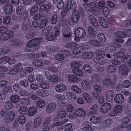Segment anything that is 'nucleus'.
Returning a JSON list of instances; mask_svg holds the SVG:
<instances>
[{"label": "nucleus", "mask_w": 131, "mask_h": 131, "mask_svg": "<svg viewBox=\"0 0 131 131\" xmlns=\"http://www.w3.org/2000/svg\"><path fill=\"white\" fill-rule=\"evenodd\" d=\"M97 105L96 104H94L92 105L91 108V111L90 113L92 114H94L98 110Z\"/></svg>", "instance_id": "55"}, {"label": "nucleus", "mask_w": 131, "mask_h": 131, "mask_svg": "<svg viewBox=\"0 0 131 131\" xmlns=\"http://www.w3.org/2000/svg\"><path fill=\"white\" fill-rule=\"evenodd\" d=\"M116 70L115 67L112 65L109 66L107 68V70L109 73H112L114 72Z\"/></svg>", "instance_id": "62"}, {"label": "nucleus", "mask_w": 131, "mask_h": 131, "mask_svg": "<svg viewBox=\"0 0 131 131\" xmlns=\"http://www.w3.org/2000/svg\"><path fill=\"white\" fill-rule=\"evenodd\" d=\"M39 7L38 6L35 5L32 7L30 11V14L31 15H33L38 11Z\"/></svg>", "instance_id": "45"}, {"label": "nucleus", "mask_w": 131, "mask_h": 131, "mask_svg": "<svg viewBox=\"0 0 131 131\" xmlns=\"http://www.w3.org/2000/svg\"><path fill=\"white\" fill-rule=\"evenodd\" d=\"M80 63L79 61H77L76 62L73 61L72 62L71 64V66L72 67L75 68L80 67Z\"/></svg>", "instance_id": "60"}, {"label": "nucleus", "mask_w": 131, "mask_h": 131, "mask_svg": "<svg viewBox=\"0 0 131 131\" xmlns=\"http://www.w3.org/2000/svg\"><path fill=\"white\" fill-rule=\"evenodd\" d=\"M32 64L34 65L39 67L41 66L43 64L42 61L38 60H36L33 61Z\"/></svg>", "instance_id": "58"}, {"label": "nucleus", "mask_w": 131, "mask_h": 131, "mask_svg": "<svg viewBox=\"0 0 131 131\" xmlns=\"http://www.w3.org/2000/svg\"><path fill=\"white\" fill-rule=\"evenodd\" d=\"M98 39L101 42H104L106 40V37L105 35L102 33L99 34L97 36Z\"/></svg>", "instance_id": "49"}, {"label": "nucleus", "mask_w": 131, "mask_h": 131, "mask_svg": "<svg viewBox=\"0 0 131 131\" xmlns=\"http://www.w3.org/2000/svg\"><path fill=\"white\" fill-rule=\"evenodd\" d=\"M56 105L54 102H51L48 104L46 107V111L48 113H50L54 111L56 108Z\"/></svg>", "instance_id": "6"}, {"label": "nucleus", "mask_w": 131, "mask_h": 131, "mask_svg": "<svg viewBox=\"0 0 131 131\" xmlns=\"http://www.w3.org/2000/svg\"><path fill=\"white\" fill-rule=\"evenodd\" d=\"M63 35L64 37V39L66 40V41H69L71 39V34L70 30H64L63 32Z\"/></svg>", "instance_id": "17"}, {"label": "nucleus", "mask_w": 131, "mask_h": 131, "mask_svg": "<svg viewBox=\"0 0 131 131\" xmlns=\"http://www.w3.org/2000/svg\"><path fill=\"white\" fill-rule=\"evenodd\" d=\"M36 105L38 107L41 108L45 106V102L43 99H40L37 101Z\"/></svg>", "instance_id": "32"}, {"label": "nucleus", "mask_w": 131, "mask_h": 131, "mask_svg": "<svg viewBox=\"0 0 131 131\" xmlns=\"http://www.w3.org/2000/svg\"><path fill=\"white\" fill-rule=\"evenodd\" d=\"M37 93L39 96L41 97L46 96L49 95V93L46 91L42 89L38 90L37 91Z\"/></svg>", "instance_id": "24"}, {"label": "nucleus", "mask_w": 131, "mask_h": 131, "mask_svg": "<svg viewBox=\"0 0 131 131\" xmlns=\"http://www.w3.org/2000/svg\"><path fill=\"white\" fill-rule=\"evenodd\" d=\"M73 73L79 76H82L83 75V73L82 69L78 68H75L72 70Z\"/></svg>", "instance_id": "28"}, {"label": "nucleus", "mask_w": 131, "mask_h": 131, "mask_svg": "<svg viewBox=\"0 0 131 131\" xmlns=\"http://www.w3.org/2000/svg\"><path fill=\"white\" fill-rule=\"evenodd\" d=\"M88 18L94 27H97L98 26L97 20L94 16L90 14L88 15Z\"/></svg>", "instance_id": "10"}, {"label": "nucleus", "mask_w": 131, "mask_h": 131, "mask_svg": "<svg viewBox=\"0 0 131 131\" xmlns=\"http://www.w3.org/2000/svg\"><path fill=\"white\" fill-rule=\"evenodd\" d=\"M49 10V7L48 5H45L44 4L42 5L40 7L39 11L40 12H45L47 13Z\"/></svg>", "instance_id": "34"}, {"label": "nucleus", "mask_w": 131, "mask_h": 131, "mask_svg": "<svg viewBox=\"0 0 131 131\" xmlns=\"http://www.w3.org/2000/svg\"><path fill=\"white\" fill-rule=\"evenodd\" d=\"M93 81L95 82L98 83L101 80V77L98 74H95L92 77Z\"/></svg>", "instance_id": "53"}, {"label": "nucleus", "mask_w": 131, "mask_h": 131, "mask_svg": "<svg viewBox=\"0 0 131 131\" xmlns=\"http://www.w3.org/2000/svg\"><path fill=\"white\" fill-rule=\"evenodd\" d=\"M57 115L60 118H63L66 116V111L63 109L60 110L57 113Z\"/></svg>", "instance_id": "35"}, {"label": "nucleus", "mask_w": 131, "mask_h": 131, "mask_svg": "<svg viewBox=\"0 0 131 131\" xmlns=\"http://www.w3.org/2000/svg\"><path fill=\"white\" fill-rule=\"evenodd\" d=\"M30 41L37 51L39 48V46L42 42V38L40 37L33 39Z\"/></svg>", "instance_id": "5"}, {"label": "nucleus", "mask_w": 131, "mask_h": 131, "mask_svg": "<svg viewBox=\"0 0 131 131\" xmlns=\"http://www.w3.org/2000/svg\"><path fill=\"white\" fill-rule=\"evenodd\" d=\"M122 107L120 105H117L114 107V110L112 112L111 114H113L111 116H114L120 113L122 110Z\"/></svg>", "instance_id": "22"}, {"label": "nucleus", "mask_w": 131, "mask_h": 131, "mask_svg": "<svg viewBox=\"0 0 131 131\" xmlns=\"http://www.w3.org/2000/svg\"><path fill=\"white\" fill-rule=\"evenodd\" d=\"M19 84L22 87H27L29 86V83L27 80H21L19 82Z\"/></svg>", "instance_id": "43"}, {"label": "nucleus", "mask_w": 131, "mask_h": 131, "mask_svg": "<svg viewBox=\"0 0 131 131\" xmlns=\"http://www.w3.org/2000/svg\"><path fill=\"white\" fill-rule=\"evenodd\" d=\"M20 99L19 96L16 95H12L10 98V99L11 101L15 103L18 102L19 100Z\"/></svg>", "instance_id": "39"}, {"label": "nucleus", "mask_w": 131, "mask_h": 131, "mask_svg": "<svg viewBox=\"0 0 131 131\" xmlns=\"http://www.w3.org/2000/svg\"><path fill=\"white\" fill-rule=\"evenodd\" d=\"M100 119L96 116H93L90 118V121L92 123H96L100 122Z\"/></svg>", "instance_id": "57"}, {"label": "nucleus", "mask_w": 131, "mask_h": 131, "mask_svg": "<svg viewBox=\"0 0 131 131\" xmlns=\"http://www.w3.org/2000/svg\"><path fill=\"white\" fill-rule=\"evenodd\" d=\"M113 122L112 120L109 119L105 120L103 123V126L106 127L109 126Z\"/></svg>", "instance_id": "50"}, {"label": "nucleus", "mask_w": 131, "mask_h": 131, "mask_svg": "<svg viewBox=\"0 0 131 131\" xmlns=\"http://www.w3.org/2000/svg\"><path fill=\"white\" fill-rule=\"evenodd\" d=\"M68 78L69 81L71 82H76L79 81L78 78L75 75H73L72 74L69 75L68 76Z\"/></svg>", "instance_id": "27"}, {"label": "nucleus", "mask_w": 131, "mask_h": 131, "mask_svg": "<svg viewBox=\"0 0 131 131\" xmlns=\"http://www.w3.org/2000/svg\"><path fill=\"white\" fill-rule=\"evenodd\" d=\"M88 43L90 44L95 47H99L100 45V43L97 40H90Z\"/></svg>", "instance_id": "41"}, {"label": "nucleus", "mask_w": 131, "mask_h": 131, "mask_svg": "<svg viewBox=\"0 0 131 131\" xmlns=\"http://www.w3.org/2000/svg\"><path fill=\"white\" fill-rule=\"evenodd\" d=\"M25 50L27 52H33L37 51L35 47L32 45L30 41L26 44V47L25 48Z\"/></svg>", "instance_id": "9"}, {"label": "nucleus", "mask_w": 131, "mask_h": 131, "mask_svg": "<svg viewBox=\"0 0 131 131\" xmlns=\"http://www.w3.org/2000/svg\"><path fill=\"white\" fill-rule=\"evenodd\" d=\"M37 34V32H29L27 33L25 36L26 40H29L36 36Z\"/></svg>", "instance_id": "29"}, {"label": "nucleus", "mask_w": 131, "mask_h": 131, "mask_svg": "<svg viewBox=\"0 0 131 131\" xmlns=\"http://www.w3.org/2000/svg\"><path fill=\"white\" fill-rule=\"evenodd\" d=\"M75 37L81 39L84 38L86 35L85 31L83 28L78 27L75 31Z\"/></svg>", "instance_id": "2"}, {"label": "nucleus", "mask_w": 131, "mask_h": 131, "mask_svg": "<svg viewBox=\"0 0 131 131\" xmlns=\"http://www.w3.org/2000/svg\"><path fill=\"white\" fill-rule=\"evenodd\" d=\"M111 107L110 103H106L102 105L101 108L100 110L102 113H106L110 109Z\"/></svg>", "instance_id": "11"}, {"label": "nucleus", "mask_w": 131, "mask_h": 131, "mask_svg": "<svg viewBox=\"0 0 131 131\" xmlns=\"http://www.w3.org/2000/svg\"><path fill=\"white\" fill-rule=\"evenodd\" d=\"M76 4L75 2H73L72 4H68L67 6H66V8L67 11H69L71 10L73 12L74 11H77L76 10Z\"/></svg>", "instance_id": "18"}, {"label": "nucleus", "mask_w": 131, "mask_h": 131, "mask_svg": "<svg viewBox=\"0 0 131 131\" xmlns=\"http://www.w3.org/2000/svg\"><path fill=\"white\" fill-rule=\"evenodd\" d=\"M124 100L123 96L120 94H117L115 96L114 101L115 102L118 104H121L123 102Z\"/></svg>", "instance_id": "12"}, {"label": "nucleus", "mask_w": 131, "mask_h": 131, "mask_svg": "<svg viewBox=\"0 0 131 131\" xmlns=\"http://www.w3.org/2000/svg\"><path fill=\"white\" fill-rule=\"evenodd\" d=\"M83 5L84 8L89 12H91L93 15H96V10L95 9L96 7L95 3L91 2L89 3L84 4Z\"/></svg>", "instance_id": "1"}, {"label": "nucleus", "mask_w": 131, "mask_h": 131, "mask_svg": "<svg viewBox=\"0 0 131 131\" xmlns=\"http://www.w3.org/2000/svg\"><path fill=\"white\" fill-rule=\"evenodd\" d=\"M26 118L24 116L20 115L18 117V121L20 124H24Z\"/></svg>", "instance_id": "63"}, {"label": "nucleus", "mask_w": 131, "mask_h": 131, "mask_svg": "<svg viewBox=\"0 0 131 131\" xmlns=\"http://www.w3.org/2000/svg\"><path fill=\"white\" fill-rule=\"evenodd\" d=\"M5 117V120L7 122H11L14 119L15 114L13 111L9 112Z\"/></svg>", "instance_id": "8"}, {"label": "nucleus", "mask_w": 131, "mask_h": 131, "mask_svg": "<svg viewBox=\"0 0 131 131\" xmlns=\"http://www.w3.org/2000/svg\"><path fill=\"white\" fill-rule=\"evenodd\" d=\"M51 33L53 34L52 28L50 27H48L42 31V35H45Z\"/></svg>", "instance_id": "33"}, {"label": "nucleus", "mask_w": 131, "mask_h": 131, "mask_svg": "<svg viewBox=\"0 0 131 131\" xmlns=\"http://www.w3.org/2000/svg\"><path fill=\"white\" fill-rule=\"evenodd\" d=\"M99 21L101 26L102 27L106 28L108 27L107 23L106 20L103 17H99Z\"/></svg>", "instance_id": "25"}, {"label": "nucleus", "mask_w": 131, "mask_h": 131, "mask_svg": "<svg viewBox=\"0 0 131 131\" xmlns=\"http://www.w3.org/2000/svg\"><path fill=\"white\" fill-rule=\"evenodd\" d=\"M115 35L117 37L123 38L126 37H131V29L125 30L124 32H118L115 34Z\"/></svg>", "instance_id": "3"}, {"label": "nucleus", "mask_w": 131, "mask_h": 131, "mask_svg": "<svg viewBox=\"0 0 131 131\" xmlns=\"http://www.w3.org/2000/svg\"><path fill=\"white\" fill-rule=\"evenodd\" d=\"M76 114L78 116H84L86 115V112L82 108H78L76 110Z\"/></svg>", "instance_id": "30"}, {"label": "nucleus", "mask_w": 131, "mask_h": 131, "mask_svg": "<svg viewBox=\"0 0 131 131\" xmlns=\"http://www.w3.org/2000/svg\"><path fill=\"white\" fill-rule=\"evenodd\" d=\"M54 34L53 32V34H50L47 35L46 37V39L48 41L53 40L56 37L54 35Z\"/></svg>", "instance_id": "61"}, {"label": "nucleus", "mask_w": 131, "mask_h": 131, "mask_svg": "<svg viewBox=\"0 0 131 131\" xmlns=\"http://www.w3.org/2000/svg\"><path fill=\"white\" fill-rule=\"evenodd\" d=\"M71 88L72 91L77 93H80L81 92V88L76 85L72 86Z\"/></svg>", "instance_id": "56"}, {"label": "nucleus", "mask_w": 131, "mask_h": 131, "mask_svg": "<svg viewBox=\"0 0 131 131\" xmlns=\"http://www.w3.org/2000/svg\"><path fill=\"white\" fill-rule=\"evenodd\" d=\"M28 108L25 106H21L20 107L19 111V113L23 115H25L27 112Z\"/></svg>", "instance_id": "44"}, {"label": "nucleus", "mask_w": 131, "mask_h": 131, "mask_svg": "<svg viewBox=\"0 0 131 131\" xmlns=\"http://www.w3.org/2000/svg\"><path fill=\"white\" fill-rule=\"evenodd\" d=\"M36 79L39 82H42L45 80L44 77L41 75H37Z\"/></svg>", "instance_id": "64"}, {"label": "nucleus", "mask_w": 131, "mask_h": 131, "mask_svg": "<svg viewBox=\"0 0 131 131\" xmlns=\"http://www.w3.org/2000/svg\"><path fill=\"white\" fill-rule=\"evenodd\" d=\"M93 60L96 63L100 65H103L106 62L105 59L102 58H100L97 57H94Z\"/></svg>", "instance_id": "19"}, {"label": "nucleus", "mask_w": 131, "mask_h": 131, "mask_svg": "<svg viewBox=\"0 0 131 131\" xmlns=\"http://www.w3.org/2000/svg\"><path fill=\"white\" fill-rule=\"evenodd\" d=\"M41 120L39 117H37L35 119L34 123L33 126L34 128H36L41 124Z\"/></svg>", "instance_id": "36"}, {"label": "nucleus", "mask_w": 131, "mask_h": 131, "mask_svg": "<svg viewBox=\"0 0 131 131\" xmlns=\"http://www.w3.org/2000/svg\"><path fill=\"white\" fill-rule=\"evenodd\" d=\"M64 56L61 53L60 51L59 54H56L55 56V59L57 60L62 61L64 60Z\"/></svg>", "instance_id": "47"}, {"label": "nucleus", "mask_w": 131, "mask_h": 131, "mask_svg": "<svg viewBox=\"0 0 131 131\" xmlns=\"http://www.w3.org/2000/svg\"><path fill=\"white\" fill-rule=\"evenodd\" d=\"M4 9L5 13L6 14H9L12 12V7L11 4H7L6 5L5 7V8Z\"/></svg>", "instance_id": "21"}, {"label": "nucleus", "mask_w": 131, "mask_h": 131, "mask_svg": "<svg viewBox=\"0 0 131 131\" xmlns=\"http://www.w3.org/2000/svg\"><path fill=\"white\" fill-rule=\"evenodd\" d=\"M49 81L52 82L56 83L58 81V77L57 75H53L49 78Z\"/></svg>", "instance_id": "52"}, {"label": "nucleus", "mask_w": 131, "mask_h": 131, "mask_svg": "<svg viewBox=\"0 0 131 131\" xmlns=\"http://www.w3.org/2000/svg\"><path fill=\"white\" fill-rule=\"evenodd\" d=\"M125 55L124 52L122 51L114 53L113 55L114 57L115 58L119 57L122 58L124 57Z\"/></svg>", "instance_id": "48"}, {"label": "nucleus", "mask_w": 131, "mask_h": 131, "mask_svg": "<svg viewBox=\"0 0 131 131\" xmlns=\"http://www.w3.org/2000/svg\"><path fill=\"white\" fill-rule=\"evenodd\" d=\"M79 14L77 11H73L71 18L72 21L74 22L77 23L79 20Z\"/></svg>", "instance_id": "14"}, {"label": "nucleus", "mask_w": 131, "mask_h": 131, "mask_svg": "<svg viewBox=\"0 0 131 131\" xmlns=\"http://www.w3.org/2000/svg\"><path fill=\"white\" fill-rule=\"evenodd\" d=\"M77 46L74 47L72 50V53L73 54L76 55L79 54L84 51V49L82 47H78Z\"/></svg>", "instance_id": "15"}, {"label": "nucleus", "mask_w": 131, "mask_h": 131, "mask_svg": "<svg viewBox=\"0 0 131 131\" xmlns=\"http://www.w3.org/2000/svg\"><path fill=\"white\" fill-rule=\"evenodd\" d=\"M93 54L90 52H86L82 54V57L84 59H92L93 57Z\"/></svg>", "instance_id": "26"}, {"label": "nucleus", "mask_w": 131, "mask_h": 131, "mask_svg": "<svg viewBox=\"0 0 131 131\" xmlns=\"http://www.w3.org/2000/svg\"><path fill=\"white\" fill-rule=\"evenodd\" d=\"M14 33L12 31L8 30L4 33L1 36H0V40L1 41H3L7 40L13 35Z\"/></svg>", "instance_id": "4"}, {"label": "nucleus", "mask_w": 131, "mask_h": 131, "mask_svg": "<svg viewBox=\"0 0 131 131\" xmlns=\"http://www.w3.org/2000/svg\"><path fill=\"white\" fill-rule=\"evenodd\" d=\"M130 82L129 80H125L122 82V86L124 88H127L130 86Z\"/></svg>", "instance_id": "46"}, {"label": "nucleus", "mask_w": 131, "mask_h": 131, "mask_svg": "<svg viewBox=\"0 0 131 131\" xmlns=\"http://www.w3.org/2000/svg\"><path fill=\"white\" fill-rule=\"evenodd\" d=\"M37 110L35 107H32L28 110V114L29 115L32 116L34 115L37 112Z\"/></svg>", "instance_id": "31"}, {"label": "nucleus", "mask_w": 131, "mask_h": 131, "mask_svg": "<svg viewBox=\"0 0 131 131\" xmlns=\"http://www.w3.org/2000/svg\"><path fill=\"white\" fill-rule=\"evenodd\" d=\"M20 103L23 105H27L30 103V101L28 99L23 98L20 101Z\"/></svg>", "instance_id": "54"}, {"label": "nucleus", "mask_w": 131, "mask_h": 131, "mask_svg": "<svg viewBox=\"0 0 131 131\" xmlns=\"http://www.w3.org/2000/svg\"><path fill=\"white\" fill-rule=\"evenodd\" d=\"M55 89L57 92L60 93L65 91L67 89V87L64 84H61L57 85Z\"/></svg>", "instance_id": "13"}, {"label": "nucleus", "mask_w": 131, "mask_h": 131, "mask_svg": "<svg viewBox=\"0 0 131 131\" xmlns=\"http://www.w3.org/2000/svg\"><path fill=\"white\" fill-rule=\"evenodd\" d=\"M114 93L112 91L109 90L106 93V99L108 102L111 101L113 99Z\"/></svg>", "instance_id": "16"}, {"label": "nucleus", "mask_w": 131, "mask_h": 131, "mask_svg": "<svg viewBox=\"0 0 131 131\" xmlns=\"http://www.w3.org/2000/svg\"><path fill=\"white\" fill-rule=\"evenodd\" d=\"M82 96L88 102H91L92 101V99L91 96L89 95L87 93H84L82 95Z\"/></svg>", "instance_id": "40"}, {"label": "nucleus", "mask_w": 131, "mask_h": 131, "mask_svg": "<svg viewBox=\"0 0 131 131\" xmlns=\"http://www.w3.org/2000/svg\"><path fill=\"white\" fill-rule=\"evenodd\" d=\"M66 96L70 100H72L73 101L75 100L76 98L75 95L71 92H67L66 93Z\"/></svg>", "instance_id": "37"}, {"label": "nucleus", "mask_w": 131, "mask_h": 131, "mask_svg": "<svg viewBox=\"0 0 131 131\" xmlns=\"http://www.w3.org/2000/svg\"><path fill=\"white\" fill-rule=\"evenodd\" d=\"M58 50L57 47H55L53 46H49L47 49V51L51 52H55Z\"/></svg>", "instance_id": "59"}, {"label": "nucleus", "mask_w": 131, "mask_h": 131, "mask_svg": "<svg viewBox=\"0 0 131 131\" xmlns=\"http://www.w3.org/2000/svg\"><path fill=\"white\" fill-rule=\"evenodd\" d=\"M128 68L126 65H122L119 67V71L123 76L126 75L128 72Z\"/></svg>", "instance_id": "7"}, {"label": "nucleus", "mask_w": 131, "mask_h": 131, "mask_svg": "<svg viewBox=\"0 0 131 131\" xmlns=\"http://www.w3.org/2000/svg\"><path fill=\"white\" fill-rule=\"evenodd\" d=\"M77 46H78V45L75 43L70 42L66 45L65 47L67 48L72 49Z\"/></svg>", "instance_id": "51"}, {"label": "nucleus", "mask_w": 131, "mask_h": 131, "mask_svg": "<svg viewBox=\"0 0 131 131\" xmlns=\"http://www.w3.org/2000/svg\"><path fill=\"white\" fill-rule=\"evenodd\" d=\"M96 54L100 57L103 58L105 55V52L103 50L100 49L97 50L96 51Z\"/></svg>", "instance_id": "42"}, {"label": "nucleus", "mask_w": 131, "mask_h": 131, "mask_svg": "<svg viewBox=\"0 0 131 131\" xmlns=\"http://www.w3.org/2000/svg\"><path fill=\"white\" fill-rule=\"evenodd\" d=\"M90 86V84L89 82L86 80L82 81L81 84V87L82 88L87 90L89 89Z\"/></svg>", "instance_id": "23"}, {"label": "nucleus", "mask_w": 131, "mask_h": 131, "mask_svg": "<svg viewBox=\"0 0 131 131\" xmlns=\"http://www.w3.org/2000/svg\"><path fill=\"white\" fill-rule=\"evenodd\" d=\"M103 83L104 86L109 88L110 86H112L113 82L110 79L106 78L104 79Z\"/></svg>", "instance_id": "20"}, {"label": "nucleus", "mask_w": 131, "mask_h": 131, "mask_svg": "<svg viewBox=\"0 0 131 131\" xmlns=\"http://www.w3.org/2000/svg\"><path fill=\"white\" fill-rule=\"evenodd\" d=\"M60 25L58 24H57L54 28L55 33L54 34L56 37H57L60 34Z\"/></svg>", "instance_id": "38"}]
</instances>
